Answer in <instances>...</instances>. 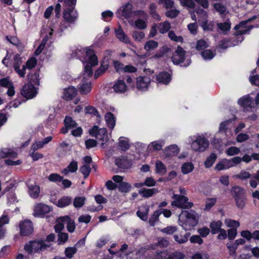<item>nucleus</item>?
Instances as JSON below:
<instances>
[{"instance_id": "12", "label": "nucleus", "mask_w": 259, "mask_h": 259, "mask_svg": "<svg viewBox=\"0 0 259 259\" xmlns=\"http://www.w3.org/2000/svg\"><path fill=\"white\" fill-rule=\"evenodd\" d=\"M21 234L27 236L31 234L33 230L32 222L29 220H25L20 224Z\"/></svg>"}, {"instance_id": "7", "label": "nucleus", "mask_w": 259, "mask_h": 259, "mask_svg": "<svg viewBox=\"0 0 259 259\" xmlns=\"http://www.w3.org/2000/svg\"><path fill=\"white\" fill-rule=\"evenodd\" d=\"M21 95L27 99L33 98L37 94V88L31 83L25 84L20 91Z\"/></svg>"}, {"instance_id": "34", "label": "nucleus", "mask_w": 259, "mask_h": 259, "mask_svg": "<svg viewBox=\"0 0 259 259\" xmlns=\"http://www.w3.org/2000/svg\"><path fill=\"white\" fill-rule=\"evenodd\" d=\"M96 138L102 141H107L108 140V136L106 128H100L98 134L96 135Z\"/></svg>"}, {"instance_id": "20", "label": "nucleus", "mask_w": 259, "mask_h": 259, "mask_svg": "<svg viewBox=\"0 0 259 259\" xmlns=\"http://www.w3.org/2000/svg\"><path fill=\"white\" fill-rule=\"evenodd\" d=\"M78 169V163L77 162L73 160L68 165V166L64 168L62 171V174H64L65 176H67L69 174V173H73L76 171Z\"/></svg>"}, {"instance_id": "17", "label": "nucleus", "mask_w": 259, "mask_h": 259, "mask_svg": "<svg viewBox=\"0 0 259 259\" xmlns=\"http://www.w3.org/2000/svg\"><path fill=\"white\" fill-rule=\"evenodd\" d=\"M171 80V77L169 73L166 72H162L159 73L156 76V80L159 83L164 84H167Z\"/></svg>"}, {"instance_id": "35", "label": "nucleus", "mask_w": 259, "mask_h": 259, "mask_svg": "<svg viewBox=\"0 0 259 259\" xmlns=\"http://www.w3.org/2000/svg\"><path fill=\"white\" fill-rule=\"evenodd\" d=\"M222 225V223L220 221L212 222L210 225L211 233L213 234L219 233L221 229Z\"/></svg>"}, {"instance_id": "44", "label": "nucleus", "mask_w": 259, "mask_h": 259, "mask_svg": "<svg viewBox=\"0 0 259 259\" xmlns=\"http://www.w3.org/2000/svg\"><path fill=\"white\" fill-rule=\"evenodd\" d=\"M79 171L83 175L84 179H86L91 171V168L88 164H83L79 168Z\"/></svg>"}, {"instance_id": "52", "label": "nucleus", "mask_w": 259, "mask_h": 259, "mask_svg": "<svg viewBox=\"0 0 259 259\" xmlns=\"http://www.w3.org/2000/svg\"><path fill=\"white\" fill-rule=\"evenodd\" d=\"M216 203V198H208L206 200L204 210H209Z\"/></svg>"}, {"instance_id": "46", "label": "nucleus", "mask_w": 259, "mask_h": 259, "mask_svg": "<svg viewBox=\"0 0 259 259\" xmlns=\"http://www.w3.org/2000/svg\"><path fill=\"white\" fill-rule=\"evenodd\" d=\"M108 68V63L106 62H103L101 67L97 70L95 72V77H98L101 74L103 73L106 70H107Z\"/></svg>"}, {"instance_id": "10", "label": "nucleus", "mask_w": 259, "mask_h": 259, "mask_svg": "<svg viewBox=\"0 0 259 259\" xmlns=\"http://www.w3.org/2000/svg\"><path fill=\"white\" fill-rule=\"evenodd\" d=\"M14 61V69L15 71L20 77H24L25 75V66L23 65L22 69H20V66L22 63V61L19 54H17L15 55Z\"/></svg>"}, {"instance_id": "42", "label": "nucleus", "mask_w": 259, "mask_h": 259, "mask_svg": "<svg viewBox=\"0 0 259 259\" xmlns=\"http://www.w3.org/2000/svg\"><path fill=\"white\" fill-rule=\"evenodd\" d=\"M85 200V197H76L74 199L73 206L76 208H80L84 205Z\"/></svg>"}, {"instance_id": "1", "label": "nucleus", "mask_w": 259, "mask_h": 259, "mask_svg": "<svg viewBox=\"0 0 259 259\" xmlns=\"http://www.w3.org/2000/svg\"><path fill=\"white\" fill-rule=\"evenodd\" d=\"M198 222V214L194 210H183L179 215V224L185 231L191 230Z\"/></svg>"}, {"instance_id": "11", "label": "nucleus", "mask_w": 259, "mask_h": 259, "mask_svg": "<svg viewBox=\"0 0 259 259\" xmlns=\"http://www.w3.org/2000/svg\"><path fill=\"white\" fill-rule=\"evenodd\" d=\"M185 53L186 52L182 47H178L171 58L172 62L175 64L182 63L185 59Z\"/></svg>"}, {"instance_id": "24", "label": "nucleus", "mask_w": 259, "mask_h": 259, "mask_svg": "<svg viewBox=\"0 0 259 259\" xmlns=\"http://www.w3.org/2000/svg\"><path fill=\"white\" fill-rule=\"evenodd\" d=\"M115 163L118 167L123 169L128 168L131 164V162L124 157L116 159Z\"/></svg>"}, {"instance_id": "39", "label": "nucleus", "mask_w": 259, "mask_h": 259, "mask_svg": "<svg viewBox=\"0 0 259 259\" xmlns=\"http://www.w3.org/2000/svg\"><path fill=\"white\" fill-rule=\"evenodd\" d=\"M63 217H60L57 220V224L55 226L54 228L56 233L61 232L64 228L65 221L63 219Z\"/></svg>"}, {"instance_id": "13", "label": "nucleus", "mask_w": 259, "mask_h": 259, "mask_svg": "<svg viewBox=\"0 0 259 259\" xmlns=\"http://www.w3.org/2000/svg\"><path fill=\"white\" fill-rule=\"evenodd\" d=\"M50 211L51 208L48 205L44 203H38L34 206L33 214L36 217L42 216Z\"/></svg>"}, {"instance_id": "51", "label": "nucleus", "mask_w": 259, "mask_h": 259, "mask_svg": "<svg viewBox=\"0 0 259 259\" xmlns=\"http://www.w3.org/2000/svg\"><path fill=\"white\" fill-rule=\"evenodd\" d=\"M201 54L205 60H210L214 57V54L210 50H204L201 52Z\"/></svg>"}, {"instance_id": "64", "label": "nucleus", "mask_w": 259, "mask_h": 259, "mask_svg": "<svg viewBox=\"0 0 259 259\" xmlns=\"http://www.w3.org/2000/svg\"><path fill=\"white\" fill-rule=\"evenodd\" d=\"M255 70L254 69L252 71L251 73L252 75L250 77L249 80L251 83L255 85H259V75H254V72Z\"/></svg>"}, {"instance_id": "47", "label": "nucleus", "mask_w": 259, "mask_h": 259, "mask_svg": "<svg viewBox=\"0 0 259 259\" xmlns=\"http://www.w3.org/2000/svg\"><path fill=\"white\" fill-rule=\"evenodd\" d=\"M77 249L75 247H67L64 251V253L66 257L68 258H71L74 254L76 253Z\"/></svg>"}, {"instance_id": "56", "label": "nucleus", "mask_w": 259, "mask_h": 259, "mask_svg": "<svg viewBox=\"0 0 259 259\" xmlns=\"http://www.w3.org/2000/svg\"><path fill=\"white\" fill-rule=\"evenodd\" d=\"M155 259H168V253L167 251H157L154 255Z\"/></svg>"}, {"instance_id": "28", "label": "nucleus", "mask_w": 259, "mask_h": 259, "mask_svg": "<svg viewBox=\"0 0 259 259\" xmlns=\"http://www.w3.org/2000/svg\"><path fill=\"white\" fill-rule=\"evenodd\" d=\"M166 171L165 165L161 161L157 160L155 163V172L163 176L166 174Z\"/></svg>"}, {"instance_id": "27", "label": "nucleus", "mask_w": 259, "mask_h": 259, "mask_svg": "<svg viewBox=\"0 0 259 259\" xmlns=\"http://www.w3.org/2000/svg\"><path fill=\"white\" fill-rule=\"evenodd\" d=\"M105 119L108 127L113 130L115 124V119L113 114L111 112H108L105 114Z\"/></svg>"}, {"instance_id": "33", "label": "nucleus", "mask_w": 259, "mask_h": 259, "mask_svg": "<svg viewBox=\"0 0 259 259\" xmlns=\"http://www.w3.org/2000/svg\"><path fill=\"white\" fill-rule=\"evenodd\" d=\"M1 156L3 158L5 157H12L16 158L17 156V153L9 149H3L1 150Z\"/></svg>"}, {"instance_id": "2", "label": "nucleus", "mask_w": 259, "mask_h": 259, "mask_svg": "<svg viewBox=\"0 0 259 259\" xmlns=\"http://www.w3.org/2000/svg\"><path fill=\"white\" fill-rule=\"evenodd\" d=\"M84 59L86 62V64L84 65L85 74L89 77H91L93 74L92 68L98 64L97 57L95 54L93 50L87 49Z\"/></svg>"}, {"instance_id": "30", "label": "nucleus", "mask_w": 259, "mask_h": 259, "mask_svg": "<svg viewBox=\"0 0 259 259\" xmlns=\"http://www.w3.org/2000/svg\"><path fill=\"white\" fill-rule=\"evenodd\" d=\"M72 199L70 197L64 196L60 198L57 203V206L60 207H64L71 204Z\"/></svg>"}, {"instance_id": "49", "label": "nucleus", "mask_w": 259, "mask_h": 259, "mask_svg": "<svg viewBox=\"0 0 259 259\" xmlns=\"http://www.w3.org/2000/svg\"><path fill=\"white\" fill-rule=\"evenodd\" d=\"M65 126L69 128H72L76 126L77 123L72 120L71 117H66L64 120Z\"/></svg>"}, {"instance_id": "58", "label": "nucleus", "mask_w": 259, "mask_h": 259, "mask_svg": "<svg viewBox=\"0 0 259 259\" xmlns=\"http://www.w3.org/2000/svg\"><path fill=\"white\" fill-rule=\"evenodd\" d=\"M132 36L135 40L140 41L145 37V34L141 31H134Z\"/></svg>"}, {"instance_id": "23", "label": "nucleus", "mask_w": 259, "mask_h": 259, "mask_svg": "<svg viewBox=\"0 0 259 259\" xmlns=\"http://www.w3.org/2000/svg\"><path fill=\"white\" fill-rule=\"evenodd\" d=\"M91 82L88 80H82L79 88V92L81 94H87L91 90Z\"/></svg>"}, {"instance_id": "48", "label": "nucleus", "mask_w": 259, "mask_h": 259, "mask_svg": "<svg viewBox=\"0 0 259 259\" xmlns=\"http://www.w3.org/2000/svg\"><path fill=\"white\" fill-rule=\"evenodd\" d=\"M158 47V42L154 40H149L147 41L144 47L147 51L153 50Z\"/></svg>"}, {"instance_id": "50", "label": "nucleus", "mask_w": 259, "mask_h": 259, "mask_svg": "<svg viewBox=\"0 0 259 259\" xmlns=\"http://www.w3.org/2000/svg\"><path fill=\"white\" fill-rule=\"evenodd\" d=\"M168 35L172 41L180 42L183 41V38L181 36H177L174 31H169Z\"/></svg>"}, {"instance_id": "18", "label": "nucleus", "mask_w": 259, "mask_h": 259, "mask_svg": "<svg viewBox=\"0 0 259 259\" xmlns=\"http://www.w3.org/2000/svg\"><path fill=\"white\" fill-rule=\"evenodd\" d=\"M113 89L116 93H124L127 89L123 80H118L113 86Z\"/></svg>"}, {"instance_id": "54", "label": "nucleus", "mask_w": 259, "mask_h": 259, "mask_svg": "<svg viewBox=\"0 0 259 259\" xmlns=\"http://www.w3.org/2000/svg\"><path fill=\"white\" fill-rule=\"evenodd\" d=\"M131 186L125 182H121L119 184L118 189L122 192H127L130 191Z\"/></svg>"}, {"instance_id": "21", "label": "nucleus", "mask_w": 259, "mask_h": 259, "mask_svg": "<svg viewBox=\"0 0 259 259\" xmlns=\"http://www.w3.org/2000/svg\"><path fill=\"white\" fill-rule=\"evenodd\" d=\"M253 102V100L248 96L241 98L238 101V104L244 108H252Z\"/></svg>"}, {"instance_id": "41", "label": "nucleus", "mask_w": 259, "mask_h": 259, "mask_svg": "<svg viewBox=\"0 0 259 259\" xmlns=\"http://www.w3.org/2000/svg\"><path fill=\"white\" fill-rule=\"evenodd\" d=\"M162 213L160 210H156L154 212L153 215L149 220V223L151 226H154L159 220V217Z\"/></svg>"}, {"instance_id": "53", "label": "nucleus", "mask_w": 259, "mask_h": 259, "mask_svg": "<svg viewBox=\"0 0 259 259\" xmlns=\"http://www.w3.org/2000/svg\"><path fill=\"white\" fill-rule=\"evenodd\" d=\"M233 164L231 163V164L229 165L227 163V160L224 161L222 163H217L215 166V169L218 170H221L223 169H227L230 167H232Z\"/></svg>"}, {"instance_id": "29", "label": "nucleus", "mask_w": 259, "mask_h": 259, "mask_svg": "<svg viewBox=\"0 0 259 259\" xmlns=\"http://www.w3.org/2000/svg\"><path fill=\"white\" fill-rule=\"evenodd\" d=\"M29 193L30 196L33 198H36L38 197L39 194V187L35 185H31L28 186Z\"/></svg>"}, {"instance_id": "4", "label": "nucleus", "mask_w": 259, "mask_h": 259, "mask_svg": "<svg viewBox=\"0 0 259 259\" xmlns=\"http://www.w3.org/2000/svg\"><path fill=\"white\" fill-rule=\"evenodd\" d=\"M172 198L174 199L171 202L172 206L184 209H189L193 206V203L188 202V198L184 195L174 194Z\"/></svg>"}, {"instance_id": "16", "label": "nucleus", "mask_w": 259, "mask_h": 259, "mask_svg": "<svg viewBox=\"0 0 259 259\" xmlns=\"http://www.w3.org/2000/svg\"><path fill=\"white\" fill-rule=\"evenodd\" d=\"M159 190L157 188H142L139 191L140 194L142 195L143 197L149 198L152 196L153 195L156 194L159 192Z\"/></svg>"}, {"instance_id": "3", "label": "nucleus", "mask_w": 259, "mask_h": 259, "mask_svg": "<svg viewBox=\"0 0 259 259\" xmlns=\"http://www.w3.org/2000/svg\"><path fill=\"white\" fill-rule=\"evenodd\" d=\"M51 246L44 240L30 241L24 246L25 250L28 253H40Z\"/></svg>"}, {"instance_id": "8", "label": "nucleus", "mask_w": 259, "mask_h": 259, "mask_svg": "<svg viewBox=\"0 0 259 259\" xmlns=\"http://www.w3.org/2000/svg\"><path fill=\"white\" fill-rule=\"evenodd\" d=\"M256 18V16H253L246 20L240 22L238 25H236L235 29L238 30L237 31V35H242L249 32L253 28V26H246L247 24L255 20Z\"/></svg>"}, {"instance_id": "63", "label": "nucleus", "mask_w": 259, "mask_h": 259, "mask_svg": "<svg viewBox=\"0 0 259 259\" xmlns=\"http://www.w3.org/2000/svg\"><path fill=\"white\" fill-rule=\"evenodd\" d=\"M37 63V60L36 59L34 58V57H32L30 59H29L26 62V64L25 65V69L26 68H28V69H32L33 68V67H35V66L36 65Z\"/></svg>"}, {"instance_id": "19", "label": "nucleus", "mask_w": 259, "mask_h": 259, "mask_svg": "<svg viewBox=\"0 0 259 259\" xmlns=\"http://www.w3.org/2000/svg\"><path fill=\"white\" fill-rule=\"evenodd\" d=\"M77 94L76 89L73 87H69L64 90L63 98L66 100H72Z\"/></svg>"}, {"instance_id": "9", "label": "nucleus", "mask_w": 259, "mask_h": 259, "mask_svg": "<svg viewBox=\"0 0 259 259\" xmlns=\"http://www.w3.org/2000/svg\"><path fill=\"white\" fill-rule=\"evenodd\" d=\"M200 11L203 14V18H199L198 21L200 23L201 27L204 31H212L214 25V22L212 21L208 22L207 13L202 9L200 10Z\"/></svg>"}, {"instance_id": "37", "label": "nucleus", "mask_w": 259, "mask_h": 259, "mask_svg": "<svg viewBox=\"0 0 259 259\" xmlns=\"http://www.w3.org/2000/svg\"><path fill=\"white\" fill-rule=\"evenodd\" d=\"M231 193L234 198L244 196V190L238 186H235L232 188Z\"/></svg>"}, {"instance_id": "40", "label": "nucleus", "mask_w": 259, "mask_h": 259, "mask_svg": "<svg viewBox=\"0 0 259 259\" xmlns=\"http://www.w3.org/2000/svg\"><path fill=\"white\" fill-rule=\"evenodd\" d=\"M217 159V155L214 153H212L211 154L208 156L207 158L205 161L204 162V165L206 168H209L210 167L214 162H215V160Z\"/></svg>"}, {"instance_id": "15", "label": "nucleus", "mask_w": 259, "mask_h": 259, "mask_svg": "<svg viewBox=\"0 0 259 259\" xmlns=\"http://www.w3.org/2000/svg\"><path fill=\"white\" fill-rule=\"evenodd\" d=\"M232 121V119H229L221 122L220 124L219 132L221 134H225L226 136H228L227 133L231 132Z\"/></svg>"}, {"instance_id": "38", "label": "nucleus", "mask_w": 259, "mask_h": 259, "mask_svg": "<svg viewBox=\"0 0 259 259\" xmlns=\"http://www.w3.org/2000/svg\"><path fill=\"white\" fill-rule=\"evenodd\" d=\"M132 5L130 4H126L122 10V15L125 18H128L132 16Z\"/></svg>"}, {"instance_id": "22", "label": "nucleus", "mask_w": 259, "mask_h": 259, "mask_svg": "<svg viewBox=\"0 0 259 259\" xmlns=\"http://www.w3.org/2000/svg\"><path fill=\"white\" fill-rule=\"evenodd\" d=\"M164 144V142L163 140L153 141L149 144L148 149L149 151L151 152L159 151L162 149Z\"/></svg>"}, {"instance_id": "57", "label": "nucleus", "mask_w": 259, "mask_h": 259, "mask_svg": "<svg viewBox=\"0 0 259 259\" xmlns=\"http://www.w3.org/2000/svg\"><path fill=\"white\" fill-rule=\"evenodd\" d=\"M48 179L51 182H60L63 180V177L57 174H52L49 177Z\"/></svg>"}, {"instance_id": "43", "label": "nucleus", "mask_w": 259, "mask_h": 259, "mask_svg": "<svg viewBox=\"0 0 259 259\" xmlns=\"http://www.w3.org/2000/svg\"><path fill=\"white\" fill-rule=\"evenodd\" d=\"M193 169L194 166L191 162H186L182 165L181 167L182 172L184 174H187L191 172Z\"/></svg>"}, {"instance_id": "31", "label": "nucleus", "mask_w": 259, "mask_h": 259, "mask_svg": "<svg viewBox=\"0 0 259 259\" xmlns=\"http://www.w3.org/2000/svg\"><path fill=\"white\" fill-rule=\"evenodd\" d=\"M157 25L159 32L162 34L167 32L170 28V24L168 21L157 24Z\"/></svg>"}, {"instance_id": "26", "label": "nucleus", "mask_w": 259, "mask_h": 259, "mask_svg": "<svg viewBox=\"0 0 259 259\" xmlns=\"http://www.w3.org/2000/svg\"><path fill=\"white\" fill-rule=\"evenodd\" d=\"M115 34L116 37L120 41L128 44L130 42V40L128 36L124 33L122 29L120 27L117 30L115 31Z\"/></svg>"}, {"instance_id": "36", "label": "nucleus", "mask_w": 259, "mask_h": 259, "mask_svg": "<svg viewBox=\"0 0 259 259\" xmlns=\"http://www.w3.org/2000/svg\"><path fill=\"white\" fill-rule=\"evenodd\" d=\"M190 235V234L189 233H187L184 235L181 234L175 235L174 239L176 241L180 244L184 243L188 241Z\"/></svg>"}, {"instance_id": "61", "label": "nucleus", "mask_w": 259, "mask_h": 259, "mask_svg": "<svg viewBox=\"0 0 259 259\" xmlns=\"http://www.w3.org/2000/svg\"><path fill=\"white\" fill-rule=\"evenodd\" d=\"M135 27L139 29H144L146 28L147 25L145 22L140 19H138L135 22Z\"/></svg>"}, {"instance_id": "55", "label": "nucleus", "mask_w": 259, "mask_h": 259, "mask_svg": "<svg viewBox=\"0 0 259 259\" xmlns=\"http://www.w3.org/2000/svg\"><path fill=\"white\" fill-rule=\"evenodd\" d=\"M185 255L180 251H175L168 254V259H183Z\"/></svg>"}, {"instance_id": "59", "label": "nucleus", "mask_w": 259, "mask_h": 259, "mask_svg": "<svg viewBox=\"0 0 259 259\" xmlns=\"http://www.w3.org/2000/svg\"><path fill=\"white\" fill-rule=\"evenodd\" d=\"M58 237L59 244L64 243L68 240V234L66 233L63 232L58 233Z\"/></svg>"}, {"instance_id": "5", "label": "nucleus", "mask_w": 259, "mask_h": 259, "mask_svg": "<svg viewBox=\"0 0 259 259\" xmlns=\"http://www.w3.org/2000/svg\"><path fill=\"white\" fill-rule=\"evenodd\" d=\"M76 3L74 5L65 6L63 5V19L65 21L70 23H73L78 17V14L76 10H74Z\"/></svg>"}, {"instance_id": "6", "label": "nucleus", "mask_w": 259, "mask_h": 259, "mask_svg": "<svg viewBox=\"0 0 259 259\" xmlns=\"http://www.w3.org/2000/svg\"><path fill=\"white\" fill-rule=\"evenodd\" d=\"M209 142L205 138L202 136H198L196 140L193 141L191 147L193 150L196 152H202L208 147Z\"/></svg>"}, {"instance_id": "14", "label": "nucleus", "mask_w": 259, "mask_h": 259, "mask_svg": "<svg viewBox=\"0 0 259 259\" xmlns=\"http://www.w3.org/2000/svg\"><path fill=\"white\" fill-rule=\"evenodd\" d=\"M150 78L148 76H140L137 79V88L138 90L141 91H145L150 82Z\"/></svg>"}, {"instance_id": "32", "label": "nucleus", "mask_w": 259, "mask_h": 259, "mask_svg": "<svg viewBox=\"0 0 259 259\" xmlns=\"http://www.w3.org/2000/svg\"><path fill=\"white\" fill-rule=\"evenodd\" d=\"M65 223L67 224V230L70 232H73L75 228L74 221L70 219L69 216L63 217Z\"/></svg>"}, {"instance_id": "62", "label": "nucleus", "mask_w": 259, "mask_h": 259, "mask_svg": "<svg viewBox=\"0 0 259 259\" xmlns=\"http://www.w3.org/2000/svg\"><path fill=\"white\" fill-rule=\"evenodd\" d=\"M225 223L228 227L236 229L240 226V223L238 221L231 219L226 220Z\"/></svg>"}, {"instance_id": "25", "label": "nucleus", "mask_w": 259, "mask_h": 259, "mask_svg": "<svg viewBox=\"0 0 259 259\" xmlns=\"http://www.w3.org/2000/svg\"><path fill=\"white\" fill-rule=\"evenodd\" d=\"M179 151L178 146L176 145H172L165 148L164 153L166 157H171L176 155Z\"/></svg>"}, {"instance_id": "45", "label": "nucleus", "mask_w": 259, "mask_h": 259, "mask_svg": "<svg viewBox=\"0 0 259 259\" xmlns=\"http://www.w3.org/2000/svg\"><path fill=\"white\" fill-rule=\"evenodd\" d=\"M118 147L121 150L125 151L129 148L130 145L127 140L123 137H120L118 142Z\"/></svg>"}, {"instance_id": "60", "label": "nucleus", "mask_w": 259, "mask_h": 259, "mask_svg": "<svg viewBox=\"0 0 259 259\" xmlns=\"http://www.w3.org/2000/svg\"><path fill=\"white\" fill-rule=\"evenodd\" d=\"M150 12L152 16L155 18L157 19L158 20H160V16L158 15L156 11V6L154 4H152L150 6Z\"/></svg>"}]
</instances>
